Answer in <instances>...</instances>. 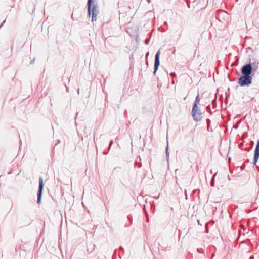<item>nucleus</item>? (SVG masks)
Listing matches in <instances>:
<instances>
[{"label": "nucleus", "instance_id": "obj_1", "mask_svg": "<svg viewBox=\"0 0 259 259\" xmlns=\"http://www.w3.org/2000/svg\"><path fill=\"white\" fill-rule=\"evenodd\" d=\"M258 62L255 61L243 66L241 72L243 74L238 79V83L240 86L249 85L252 82V77L250 75L252 70L256 71L258 68Z\"/></svg>", "mask_w": 259, "mask_h": 259}, {"label": "nucleus", "instance_id": "obj_8", "mask_svg": "<svg viewBox=\"0 0 259 259\" xmlns=\"http://www.w3.org/2000/svg\"><path fill=\"white\" fill-rule=\"evenodd\" d=\"M94 9H93V15H92V19H94Z\"/></svg>", "mask_w": 259, "mask_h": 259}, {"label": "nucleus", "instance_id": "obj_3", "mask_svg": "<svg viewBox=\"0 0 259 259\" xmlns=\"http://www.w3.org/2000/svg\"><path fill=\"white\" fill-rule=\"evenodd\" d=\"M44 187L43 178L40 177L39 179V189L37 193V203L40 204L41 202V198Z\"/></svg>", "mask_w": 259, "mask_h": 259}, {"label": "nucleus", "instance_id": "obj_5", "mask_svg": "<svg viewBox=\"0 0 259 259\" xmlns=\"http://www.w3.org/2000/svg\"><path fill=\"white\" fill-rule=\"evenodd\" d=\"M259 158V139L257 140V145L256 146L255 151H254V162L253 163L254 165L256 164L258 159Z\"/></svg>", "mask_w": 259, "mask_h": 259}, {"label": "nucleus", "instance_id": "obj_2", "mask_svg": "<svg viewBox=\"0 0 259 259\" xmlns=\"http://www.w3.org/2000/svg\"><path fill=\"white\" fill-rule=\"evenodd\" d=\"M192 114L194 120L197 122L201 120L202 118V113L200 112L198 106H196V105H193Z\"/></svg>", "mask_w": 259, "mask_h": 259}, {"label": "nucleus", "instance_id": "obj_4", "mask_svg": "<svg viewBox=\"0 0 259 259\" xmlns=\"http://www.w3.org/2000/svg\"><path fill=\"white\" fill-rule=\"evenodd\" d=\"M160 55V51L158 50V51L156 53L155 58V63H154V73L155 74L157 70L158 67L160 64L159 62V57Z\"/></svg>", "mask_w": 259, "mask_h": 259}, {"label": "nucleus", "instance_id": "obj_7", "mask_svg": "<svg viewBox=\"0 0 259 259\" xmlns=\"http://www.w3.org/2000/svg\"><path fill=\"white\" fill-rule=\"evenodd\" d=\"M199 102L200 99L199 98V95H198L196 97V99L193 105H196V106H198V105L199 104Z\"/></svg>", "mask_w": 259, "mask_h": 259}, {"label": "nucleus", "instance_id": "obj_6", "mask_svg": "<svg viewBox=\"0 0 259 259\" xmlns=\"http://www.w3.org/2000/svg\"><path fill=\"white\" fill-rule=\"evenodd\" d=\"M92 0H88V9L89 13H90V10L91 8Z\"/></svg>", "mask_w": 259, "mask_h": 259}]
</instances>
